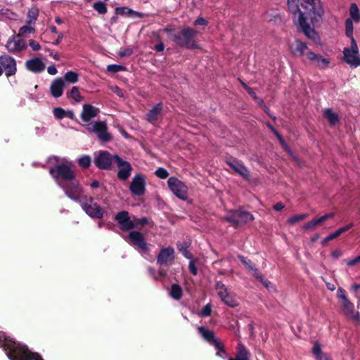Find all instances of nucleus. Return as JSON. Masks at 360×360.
I'll return each instance as SVG.
<instances>
[{
	"mask_svg": "<svg viewBox=\"0 0 360 360\" xmlns=\"http://www.w3.org/2000/svg\"><path fill=\"white\" fill-rule=\"evenodd\" d=\"M300 0H288L289 11L292 15V20L298 30L302 32L309 39L316 42L319 39L318 33L311 28L307 22L309 18L313 25L320 23L324 13V10L320 0H304L302 6L306 11H302L299 6Z\"/></svg>",
	"mask_w": 360,
	"mask_h": 360,
	"instance_id": "nucleus-2",
	"label": "nucleus"
},
{
	"mask_svg": "<svg viewBox=\"0 0 360 360\" xmlns=\"http://www.w3.org/2000/svg\"><path fill=\"white\" fill-rule=\"evenodd\" d=\"M93 8L99 14H105L108 11L106 4L103 1H96L93 4Z\"/></svg>",
	"mask_w": 360,
	"mask_h": 360,
	"instance_id": "nucleus-40",
	"label": "nucleus"
},
{
	"mask_svg": "<svg viewBox=\"0 0 360 360\" xmlns=\"http://www.w3.org/2000/svg\"><path fill=\"white\" fill-rule=\"evenodd\" d=\"M307 59L313 62L314 65L320 69H326L330 64V60L326 58H323L321 55L315 53L312 51L306 53Z\"/></svg>",
	"mask_w": 360,
	"mask_h": 360,
	"instance_id": "nucleus-22",
	"label": "nucleus"
},
{
	"mask_svg": "<svg viewBox=\"0 0 360 360\" xmlns=\"http://www.w3.org/2000/svg\"><path fill=\"white\" fill-rule=\"evenodd\" d=\"M253 215L241 209L231 210L228 212L224 219L231 223L234 227H238L248 221L254 220Z\"/></svg>",
	"mask_w": 360,
	"mask_h": 360,
	"instance_id": "nucleus-8",
	"label": "nucleus"
},
{
	"mask_svg": "<svg viewBox=\"0 0 360 360\" xmlns=\"http://www.w3.org/2000/svg\"><path fill=\"white\" fill-rule=\"evenodd\" d=\"M219 296L225 304L231 307L236 306V301L233 298V295L229 292L228 290L224 292L220 291L219 292Z\"/></svg>",
	"mask_w": 360,
	"mask_h": 360,
	"instance_id": "nucleus-29",
	"label": "nucleus"
},
{
	"mask_svg": "<svg viewBox=\"0 0 360 360\" xmlns=\"http://www.w3.org/2000/svg\"><path fill=\"white\" fill-rule=\"evenodd\" d=\"M65 82L60 77L55 79L50 86V92L53 98H59L63 94Z\"/></svg>",
	"mask_w": 360,
	"mask_h": 360,
	"instance_id": "nucleus-25",
	"label": "nucleus"
},
{
	"mask_svg": "<svg viewBox=\"0 0 360 360\" xmlns=\"http://www.w3.org/2000/svg\"><path fill=\"white\" fill-rule=\"evenodd\" d=\"M79 195V199L77 202L80 203L85 213L93 219H101L105 213L104 210L94 201L93 197Z\"/></svg>",
	"mask_w": 360,
	"mask_h": 360,
	"instance_id": "nucleus-5",
	"label": "nucleus"
},
{
	"mask_svg": "<svg viewBox=\"0 0 360 360\" xmlns=\"http://www.w3.org/2000/svg\"><path fill=\"white\" fill-rule=\"evenodd\" d=\"M337 297L341 300L342 311L344 314L350 319L360 323V314L354 310V304L347 298L345 290L339 288L337 291Z\"/></svg>",
	"mask_w": 360,
	"mask_h": 360,
	"instance_id": "nucleus-7",
	"label": "nucleus"
},
{
	"mask_svg": "<svg viewBox=\"0 0 360 360\" xmlns=\"http://www.w3.org/2000/svg\"><path fill=\"white\" fill-rule=\"evenodd\" d=\"M249 352L246 347L242 343H239L237 346V353L235 358H229L228 360H249Z\"/></svg>",
	"mask_w": 360,
	"mask_h": 360,
	"instance_id": "nucleus-28",
	"label": "nucleus"
},
{
	"mask_svg": "<svg viewBox=\"0 0 360 360\" xmlns=\"http://www.w3.org/2000/svg\"><path fill=\"white\" fill-rule=\"evenodd\" d=\"M39 10L37 7H32L28 10L26 24L34 25L39 17Z\"/></svg>",
	"mask_w": 360,
	"mask_h": 360,
	"instance_id": "nucleus-30",
	"label": "nucleus"
},
{
	"mask_svg": "<svg viewBox=\"0 0 360 360\" xmlns=\"http://www.w3.org/2000/svg\"><path fill=\"white\" fill-rule=\"evenodd\" d=\"M195 34L196 32L193 29L186 27L179 32L172 34L171 38L178 46L196 49L199 48V45L193 39Z\"/></svg>",
	"mask_w": 360,
	"mask_h": 360,
	"instance_id": "nucleus-4",
	"label": "nucleus"
},
{
	"mask_svg": "<svg viewBox=\"0 0 360 360\" xmlns=\"http://www.w3.org/2000/svg\"><path fill=\"white\" fill-rule=\"evenodd\" d=\"M353 21L350 18H347L345 21V34L347 37L350 38L351 41L353 37Z\"/></svg>",
	"mask_w": 360,
	"mask_h": 360,
	"instance_id": "nucleus-38",
	"label": "nucleus"
},
{
	"mask_svg": "<svg viewBox=\"0 0 360 360\" xmlns=\"http://www.w3.org/2000/svg\"><path fill=\"white\" fill-rule=\"evenodd\" d=\"M77 162L81 167L86 169L90 166L91 159L89 155H84L78 158Z\"/></svg>",
	"mask_w": 360,
	"mask_h": 360,
	"instance_id": "nucleus-39",
	"label": "nucleus"
},
{
	"mask_svg": "<svg viewBox=\"0 0 360 360\" xmlns=\"http://www.w3.org/2000/svg\"><path fill=\"white\" fill-rule=\"evenodd\" d=\"M188 268L191 271V273L195 276L198 274V269L195 266L194 261L191 259H190L189 264H188Z\"/></svg>",
	"mask_w": 360,
	"mask_h": 360,
	"instance_id": "nucleus-52",
	"label": "nucleus"
},
{
	"mask_svg": "<svg viewBox=\"0 0 360 360\" xmlns=\"http://www.w3.org/2000/svg\"><path fill=\"white\" fill-rule=\"evenodd\" d=\"M27 47V41L20 35L13 34L10 37L6 44L7 51L13 54L17 55L26 50Z\"/></svg>",
	"mask_w": 360,
	"mask_h": 360,
	"instance_id": "nucleus-12",
	"label": "nucleus"
},
{
	"mask_svg": "<svg viewBox=\"0 0 360 360\" xmlns=\"http://www.w3.org/2000/svg\"><path fill=\"white\" fill-rule=\"evenodd\" d=\"M349 15L350 19L354 20V22L360 21V13L359 10L357 5L355 3L351 4L349 8Z\"/></svg>",
	"mask_w": 360,
	"mask_h": 360,
	"instance_id": "nucleus-36",
	"label": "nucleus"
},
{
	"mask_svg": "<svg viewBox=\"0 0 360 360\" xmlns=\"http://www.w3.org/2000/svg\"><path fill=\"white\" fill-rule=\"evenodd\" d=\"M155 174L161 179H165L169 176V172L163 167L158 168L155 172Z\"/></svg>",
	"mask_w": 360,
	"mask_h": 360,
	"instance_id": "nucleus-47",
	"label": "nucleus"
},
{
	"mask_svg": "<svg viewBox=\"0 0 360 360\" xmlns=\"http://www.w3.org/2000/svg\"><path fill=\"white\" fill-rule=\"evenodd\" d=\"M27 44L34 51H37L41 49V45L34 39H30Z\"/></svg>",
	"mask_w": 360,
	"mask_h": 360,
	"instance_id": "nucleus-50",
	"label": "nucleus"
},
{
	"mask_svg": "<svg viewBox=\"0 0 360 360\" xmlns=\"http://www.w3.org/2000/svg\"><path fill=\"white\" fill-rule=\"evenodd\" d=\"M252 275L259 281H263V276L259 274V270L255 267L252 270Z\"/></svg>",
	"mask_w": 360,
	"mask_h": 360,
	"instance_id": "nucleus-60",
	"label": "nucleus"
},
{
	"mask_svg": "<svg viewBox=\"0 0 360 360\" xmlns=\"http://www.w3.org/2000/svg\"><path fill=\"white\" fill-rule=\"evenodd\" d=\"M132 53L131 49H125L119 51L118 55L120 57L129 56Z\"/></svg>",
	"mask_w": 360,
	"mask_h": 360,
	"instance_id": "nucleus-58",
	"label": "nucleus"
},
{
	"mask_svg": "<svg viewBox=\"0 0 360 360\" xmlns=\"http://www.w3.org/2000/svg\"><path fill=\"white\" fill-rule=\"evenodd\" d=\"M25 68L33 73L42 72L46 68L45 63L40 58H33L27 60L25 63Z\"/></svg>",
	"mask_w": 360,
	"mask_h": 360,
	"instance_id": "nucleus-21",
	"label": "nucleus"
},
{
	"mask_svg": "<svg viewBox=\"0 0 360 360\" xmlns=\"http://www.w3.org/2000/svg\"><path fill=\"white\" fill-rule=\"evenodd\" d=\"M115 155L108 151L100 150L94 153V163L100 169H109L112 162H115Z\"/></svg>",
	"mask_w": 360,
	"mask_h": 360,
	"instance_id": "nucleus-10",
	"label": "nucleus"
},
{
	"mask_svg": "<svg viewBox=\"0 0 360 360\" xmlns=\"http://www.w3.org/2000/svg\"><path fill=\"white\" fill-rule=\"evenodd\" d=\"M47 72L51 75H55L57 74L58 70L55 65H50L47 68Z\"/></svg>",
	"mask_w": 360,
	"mask_h": 360,
	"instance_id": "nucleus-63",
	"label": "nucleus"
},
{
	"mask_svg": "<svg viewBox=\"0 0 360 360\" xmlns=\"http://www.w3.org/2000/svg\"><path fill=\"white\" fill-rule=\"evenodd\" d=\"M345 61L353 67L360 66V58L359 56V49L354 39L351 41V47H345L343 50Z\"/></svg>",
	"mask_w": 360,
	"mask_h": 360,
	"instance_id": "nucleus-13",
	"label": "nucleus"
},
{
	"mask_svg": "<svg viewBox=\"0 0 360 360\" xmlns=\"http://www.w3.org/2000/svg\"><path fill=\"white\" fill-rule=\"evenodd\" d=\"M175 258L174 249L168 246L160 250L157 256V264L160 266H170L174 263Z\"/></svg>",
	"mask_w": 360,
	"mask_h": 360,
	"instance_id": "nucleus-15",
	"label": "nucleus"
},
{
	"mask_svg": "<svg viewBox=\"0 0 360 360\" xmlns=\"http://www.w3.org/2000/svg\"><path fill=\"white\" fill-rule=\"evenodd\" d=\"M146 181L143 174L139 173L134 175L130 185L129 191L133 195L141 196L146 193Z\"/></svg>",
	"mask_w": 360,
	"mask_h": 360,
	"instance_id": "nucleus-14",
	"label": "nucleus"
},
{
	"mask_svg": "<svg viewBox=\"0 0 360 360\" xmlns=\"http://www.w3.org/2000/svg\"><path fill=\"white\" fill-rule=\"evenodd\" d=\"M53 113L57 120H62L65 117V110L62 108H55L53 110Z\"/></svg>",
	"mask_w": 360,
	"mask_h": 360,
	"instance_id": "nucleus-46",
	"label": "nucleus"
},
{
	"mask_svg": "<svg viewBox=\"0 0 360 360\" xmlns=\"http://www.w3.org/2000/svg\"><path fill=\"white\" fill-rule=\"evenodd\" d=\"M133 222H134L135 228L143 226L148 223V219L145 217L141 218L134 217Z\"/></svg>",
	"mask_w": 360,
	"mask_h": 360,
	"instance_id": "nucleus-48",
	"label": "nucleus"
},
{
	"mask_svg": "<svg viewBox=\"0 0 360 360\" xmlns=\"http://www.w3.org/2000/svg\"><path fill=\"white\" fill-rule=\"evenodd\" d=\"M119 224L121 230L127 231L135 228L134 222L130 219L127 211H121L118 212L115 217Z\"/></svg>",
	"mask_w": 360,
	"mask_h": 360,
	"instance_id": "nucleus-18",
	"label": "nucleus"
},
{
	"mask_svg": "<svg viewBox=\"0 0 360 360\" xmlns=\"http://www.w3.org/2000/svg\"><path fill=\"white\" fill-rule=\"evenodd\" d=\"M238 257L249 271L252 270L255 267V264L252 262L250 259L242 255H238Z\"/></svg>",
	"mask_w": 360,
	"mask_h": 360,
	"instance_id": "nucleus-44",
	"label": "nucleus"
},
{
	"mask_svg": "<svg viewBox=\"0 0 360 360\" xmlns=\"http://www.w3.org/2000/svg\"><path fill=\"white\" fill-rule=\"evenodd\" d=\"M64 79L66 82H68L71 84H75L78 82L79 75L77 73L73 71H68L65 75Z\"/></svg>",
	"mask_w": 360,
	"mask_h": 360,
	"instance_id": "nucleus-37",
	"label": "nucleus"
},
{
	"mask_svg": "<svg viewBox=\"0 0 360 360\" xmlns=\"http://www.w3.org/2000/svg\"><path fill=\"white\" fill-rule=\"evenodd\" d=\"M168 187L177 198L185 200L188 198V187L181 180L175 176L169 178L167 181Z\"/></svg>",
	"mask_w": 360,
	"mask_h": 360,
	"instance_id": "nucleus-9",
	"label": "nucleus"
},
{
	"mask_svg": "<svg viewBox=\"0 0 360 360\" xmlns=\"http://www.w3.org/2000/svg\"><path fill=\"white\" fill-rule=\"evenodd\" d=\"M170 296L176 300H179L182 297L183 290L178 284H172L171 286Z\"/></svg>",
	"mask_w": 360,
	"mask_h": 360,
	"instance_id": "nucleus-33",
	"label": "nucleus"
},
{
	"mask_svg": "<svg viewBox=\"0 0 360 360\" xmlns=\"http://www.w3.org/2000/svg\"><path fill=\"white\" fill-rule=\"evenodd\" d=\"M334 217V213H327L317 219H313L315 227L321 223L324 222L328 219H330Z\"/></svg>",
	"mask_w": 360,
	"mask_h": 360,
	"instance_id": "nucleus-43",
	"label": "nucleus"
},
{
	"mask_svg": "<svg viewBox=\"0 0 360 360\" xmlns=\"http://www.w3.org/2000/svg\"><path fill=\"white\" fill-rule=\"evenodd\" d=\"M307 49V44L299 39H296L292 44L290 45V50L292 55L295 57L303 56Z\"/></svg>",
	"mask_w": 360,
	"mask_h": 360,
	"instance_id": "nucleus-26",
	"label": "nucleus"
},
{
	"mask_svg": "<svg viewBox=\"0 0 360 360\" xmlns=\"http://www.w3.org/2000/svg\"><path fill=\"white\" fill-rule=\"evenodd\" d=\"M194 25L205 26L207 25V21L204 18L200 17L195 20Z\"/></svg>",
	"mask_w": 360,
	"mask_h": 360,
	"instance_id": "nucleus-59",
	"label": "nucleus"
},
{
	"mask_svg": "<svg viewBox=\"0 0 360 360\" xmlns=\"http://www.w3.org/2000/svg\"><path fill=\"white\" fill-rule=\"evenodd\" d=\"M0 347L10 360H43L38 353L32 352L27 345L15 341L3 331H0Z\"/></svg>",
	"mask_w": 360,
	"mask_h": 360,
	"instance_id": "nucleus-3",
	"label": "nucleus"
},
{
	"mask_svg": "<svg viewBox=\"0 0 360 360\" xmlns=\"http://www.w3.org/2000/svg\"><path fill=\"white\" fill-rule=\"evenodd\" d=\"M112 90L119 97H121V98L124 97V94H123L122 90L120 87H118L117 86H113V87H112Z\"/></svg>",
	"mask_w": 360,
	"mask_h": 360,
	"instance_id": "nucleus-61",
	"label": "nucleus"
},
{
	"mask_svg": "<svg viewBox=\"0 0 360 360\" xmlns=\"http://www.w3.org/2000/svg\"><path fill=\"white\" fill-rule=\"evenodd\" d=\"M115 162L118 168L117 176L122 181H126L131 176L132 167L130 162L124 160L119 155H115Z\"/></svg>",
	"mask_w": 360,
	"mask_h": 360,
	"instance_id": "nucleus-16",
	"label": "nucleus"
},
{
	"mask_svg": "<svg viewBox=\"0 0 360 360\" xmlns=\"http://www.w3.org/2000/svg\"><path fill=\"white\" fill-rule=\"evenodd\" d=\"M324 115L331 125H335L339 122L338 114L334 112L330 108L326 109Z\"/></svg>",
	"mask_w": 360,
	"mask_h": 360,
	"instance_id": "nucleus-34",
	"label": "nucleus"
},
{
	"mask_svg": "<svg viewBox=\"0 0 360 360\" xmlns=\"http://www.w3.org/2000/svg\"><path fill=\"white\" fill-rule=\"evenodd\" d=\"M163 110V105L162 103H158L155 105L152 109L146 115V120L152 124H155L158 117L162 114Z\"/></svg>",
	"mask_w": 360,
	"mask_h": 360,
	"instance_id": "nucleus-24",
	"label": "nucleus"
},
{
	"mask_svg": "<svg viewBox=\"0 0 360 360\" xmlns=\"http://www.w3.org/2000/svg\"><path fill=\"white\" fill-rule=\"evenodd\" d=\"M226 164L232 168L236 172L239 174L245 179H248L249 176V171L248 168L242 163L233 158H229L226 161Z\"/></svg>",
	"mask_w": 360,
	"mask_h": 360,
	"instance_id": "nucleus-20",
	"label": "nucleus"
},
{
	"mask_svg": "<svg viewBox=\"0 0 360 360\" xmlns=\"http://www.w3.org/2000/svg\"><path fill=\"white\" fill-rule=\"evenodd\" d=\"M307 216H308L307 214H300L294 215V216L290 217L288 219L287 222L289 224L293 225L300 221L304 220V219H306L307 217Z\"/></svg>",
	"mask_w": 360,
	"mask_h": 360,
	"instance_id": "nucleus-42",
	"label": "nucleus"
},
{
	"mask_svg": "<svg viewBox=\"0 0 360 360\" xmlns=\"http://www.w3.org/2000/svg\"><path fill=\"white\" fill-rule=\"evenodd\" d=\"M0 65L5 71V74L7 77L15 75L17 72L16 61L12 56L8 54L1 55Z\"/></svg>",
	"mask_w": 360,
	"mask_h": 360,
	"instance_id": "nucleus-17",
	"label": "nucleus"
},
{
	"mask_svg": "<svg viewBox=\"0 0 360 360\" xmlns=\"http://www.w3.org/2000/svg\"><path fill=\"white\" fill-rule=\"evenodd\" d=\"M148 272L149 275L155 280L158 281L159 276H158L157 271L155 270L154 268L152 266H148Z\"/></svg>",
	"mask_w": 360,
	"mask_h": 360,
	"instance_id": "nucleus-56",
	"label": "nucleus"
},
{
	"mask_svg": "<svg viewBox=\"0 0 360 360\" xmlns=\"http://www.w3.org/2000/svg\"><path fill=\"white\" fill-rule=\"evenodd\" d=\"M359 262H360V255H359V256L354 257V259L348 261L347 264L348 266H354L356 264L359 263Z\"/></svg>",
	"mask_w": 360,
	"mask_h": 360,
	"instance_id": "nucleus-62",
	"label": "nucleus"
},
{
	"mask_svg": "<svg viewBox=\"0 0 360 360\" xmlns=\"http://www.w3.org/2000/svg\"><path fill=\"white\" fill-rule=\"evenodd\" d=\"M214 349L216 350V356L221 358L222 359H229L228 353L226 352L224 344L222 342H219V344H217L214 346Z\"/></svg>",
	"mask_w": 360,
	"mask_h": 360,
	"instance_id": "nucleus-35",
	"label": "nucleus"
},
{
	"mask_svg": "<svg viewBox=\"0 0 360 360\" xmlns=\"http://www.w3.org/2000/svg\"><path fill=\"white\" fill-rule=\"evenodd\" d=\"M354 226V224L353 223H350L349 224H347V226H345L343 227H341L340 229H338L337 231L338 233L339 236H340L342 233L347 231L348 230H349L352 227H353Z\"/></svg>",
	"mask_w": 360,
	"mask_h": 360,
	"instance_id": "nucleus-57",
	"label": "nucleus"
},
{
	"mask_svg": "<svg viewBox=\"0 0 360 360\" xmlns=\"http://www.w3.org/2000/svg\"><path fill=\"white\" fill-rule=\"evenodd\" d=\"M84 127L89 133L96 135L102 143L109 142L112 139L108 131V125L104 121H92L84 124Z\"/></svg>",
	"mask_w": 360,
	"mask_h": 360,
	"instance_id": "nucleus-6",
	"label": "nucleus"
},
{
	"mask_svg": "<svg viewBox=\"0 0 360 360\" xmlns=\"http://www.w3.org/2000/svg\"><path fill=\"white\" fill-rule=\"evenodd\" d=\"M340 236L337 232V231L331 233L330 234H329L326 238H325V241H329V240H333L335 238H336L337 237Z\"/></svg>",
	"mask_w": 360,
	"mask_h": 360,
	"instance_id": "nucleus-64",
	"label": "nucleus"
},
{
	"mask_svg": "<svg viewBox=\"0 0 360 360\" xmlns=\"http://www.w3.org/2000/svg\"><path fill=\"white\" fill-rule=\"evenodd\" d=\"M124 69V67L121 65L112 64L107 66V70L110 72H118Z\"/></svg>",
	"mask_w": 360,
	"mask_h": 360,
	"instance_id": "nucleus-49",
	"label": "nucleus"
},
{
	"mask_svg": "<svg viewBox=\"0 0 360 360\" xmlns=\"http://www.w3.org/2000/svg\"><path fill=\"white\" fill-rule=\"evenodd\" d=\"M263 285L264 286L267 288L269 290H275V286L271 282L269 281V280L267 279H264L263 278V281H260Z\"/></svg>",
	"mask_w": 360,
	"mask_h": 360,
	"instance_id": "nucleus-53",
	"label": "nucleus"
},
{
	"mask_svg": "<svg viewBox=\"0 0 360 360\" xmlns=\"http://www.w3.org/2000/svg\"><path fill=\"white\" fill-rule=\"evenodd\" d=\"M212 313V307L210 304H206L201 310V315L202 316H208Z\"/></svg>",
	"mask_w": 360,
	"mask_h": 360,
	"instance_id": "nucleus-51",
	"label": "nucleus"
},
{
	"mask_svg": "<svg viewBox=\"0 0 360 360\" xmlns=\"http://www.w3.org/2000/svg\"><path fill=\"white\" fill-rule=\"evenodd\" d=\"M177 246L179 252L184 257L189 259L193 258L192 254L188 250V245L186 243H179Z\"/></svg>",
	"mask_w": 360,
	"mask_h": 360,
	"instance_id": "nucleus-41",
	"label": "nucleus"
},
{
	"mask_svg": "<svg viewBox=\"0 0 360 360\" xmlns=\"http://www.w3.org/2000/svg\"><path fill=\"white\" fill-rule=\"evenodd\" d=\"M33 25H26L20 27L17 35H20V37H28L31 34H34L36 31L35 28L32 26Z\"/></svg>",
	"mask_w": 360,
	"mask_h": 360,
	"instance_id": "nucleus-31",
	"label": "nucleus"
},
{
	"mask_svg": "<svg viewBox=\"0 0 360 360\" xmlns=\"http://www.w3.org/2000/svg\"><path fill=\"white\" fill-rule=\"evenodd\" d=\"M127 242L141 255L148 251V245L143 234L139 231H131Z\"/></svg>",
	"mask_w": 360,
	"mask_h": 360,
	"instance_id": "nucleus-11",
	"label": "nucleus"
},
{
	"mask_svg": "<svg viewBox=\"0 0 360 360\" xmlns=\"http://www.w3.org/2000/svg\"><path fill=\"white\" fill-rule=\"evenodd\" d=\"M67 96L73 99L77 103H79L84 100V97L81 95L77 86H73L71 90L67 93Z\"/></svg>",
	"mask_w": 360,
	"mask_h": 360,
	"instance_id": "nucleus-32",
	"label": "nucleus"
},
{
	"mask_svg": "<svg viewBox=\"0 0 360 360\" xmlns=\"http://www.w3.org/2000/svg\"><path fill=\"white\" fill-rule=\"evenodd\" d=\"M49 173L65 195L74 201L79 199L83 188L76 179L72 162L66 158L51 156L48 159Z\"/></svg>",
	"mask_w": 360,
	"mask_h": 360,
	"instance_id": "nucleus-1",
	"label": "nucleus"
},
{
	"mask_svg": "<svg viewBox=\"0 0 360 360\" xmlns=\"http://www.w3.org/2000/svg\"><path fill=\"white\" fill-rule=\"evenodd\" d=\"M198 331L201 338L212 347L221 342L220 339L216 336L214 331L205 326H198Z\"/></svg>",
	"mask_w": 360,
	"mask_h": 360,
	"instance_id": "nucleus-19",
	"label": "nucleus"
},
{
	"mask_svg": "<svg viewBox=\"0 0 360 360\" xmlns=\"http://www.w3.org/2000/svg\"><path fill=\"white\" fill-rule=\"evenodd\" d=\"M216 289L217 290L218 295L220 291H221L222 292H224L228 290L227 288L225 286V285L221 281H217L216 283Z\"/></svg>",
	"mask_w": 360,
	"mask_h": 360,
	"instance_id": "nucleus-54",
	"label": "nucleus"
},
{
	"mask_svg": "<svg viewBox=\"0 0 360 360\" xmlns=\"http://www.w3.org/2000/svg\"><path fill=\"white\" fill-rule=\"evenodd\" d=\"M312 352H313V354L315 355L316 360H319V358L322 357L323 356H328V354H323L321 352V348L319 343H316L314 345L313 348H312Z\"/></svg>",
	"mask_w": 360,
	"mask_h": 360,
	"instance_id": "nucleus-45",
	"label": "nucleus"
},
{
	"mask_svg": "<svg viewBox=\"0 0 360 360\" xmlns=\"http://www.w3.org/2000/svg\"><path fill=\"white\" fill-rule=\"evenodd\" d=\"M243 86L247 90L248 93L252 96V98L254 100H257L258 99V96H257L256 93L254 91V90L252 89L249 87L245 83H243Z\"/></svg>",
	"mask_w": 360,
	"mask_h": 360,
	"instance_id": "nucleus-55",
	"label": "nucleus"
},
{
	"mask_svg": "<svg viewBox=\"0 0 360 360\" xmlns=\"http://www.w3.org/2000/svg\"><path fill=\"white\" fill-rule=\"evenodd\" d=\"M82 112L81 113V118L84 122H88L92 119L96 117L99 110L91 104L83 105Z\"/></svg>",
	"mask_w": 360,
	"mask_h": 360,
	"instance_id": "nucleus-23",
	"label": "nucleus"
},
{
	"mask_svg": "<svg viewBox=\"0 0 360 360\" xmlns=\"http://www.w3.org/2000/svg\"><path fill=\"white\" fill-rule=\"evenodd\" d=\"M115 13L117 15H127L129 17H143V14L141 12L134 11L128 7L122 6L115 8Z\"/></svg>",
	"mask_w": 360,
	"mask_h": 360,
	"instance_id": "nucleus-27",
	"label": "nucleus"
}]
</instances>
